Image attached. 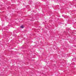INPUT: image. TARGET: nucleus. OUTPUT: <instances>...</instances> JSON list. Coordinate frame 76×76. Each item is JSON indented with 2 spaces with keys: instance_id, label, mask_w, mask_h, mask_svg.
<instances>
[{
  "instance_id": "f257e3e1",
  "label": "nucleus",
  "mask_w": 76,
  "mask_h": 76,
  "mask_svg": "<svg viewBox=\"0 0 76 76\" xmlns=\"http://www.w3.org/2000/svg\"><path fill=\"white\" fill-rule=\"evenodd\" d=\"M23 28H24V27H23V26H20V28H21V29H22Z\"/></svg>"
}]
</instances>
